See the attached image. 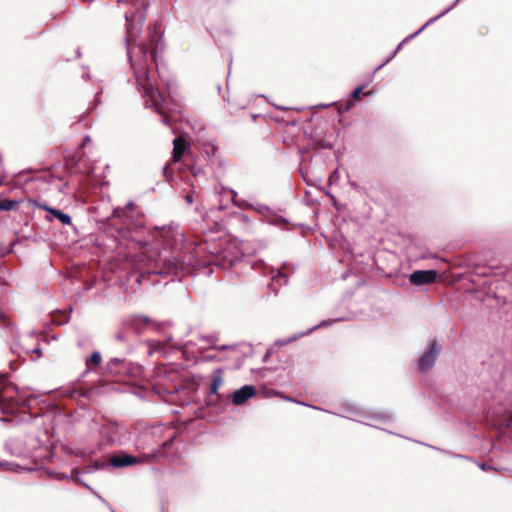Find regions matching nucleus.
<instances>
[{
  "mask_svg": "<svg viewBox=\"0 0 512 512\" xmlns=\"http://www.w3.org/2000/svg\"><path fill=\"white\" fill-rule=\"evenodd\" d=\"M152 319L147 315L134 314L123 320L124 326L133 330L136 334H142L146 327L152 324Z\"/></svg>",
  "mask_w": 512,
  "mask_h": 512,
  "instance_id": "39448f33",
  "label": "nucleus"
},
{
  "mask_svg": "<svg viewBox=\"0 0 512 512\" xmlns=\"http://www.w3.org/2000/svg\"><path fill=\"white\" fill-rule=\"evenodd\" d=\"M223 378H222V369L219 368L215 370L213 375V381L210 387V393L216 394L218 391V388L222 385Z\"/></svg>",
  "mask_w": 512,
  "mask_h": 512,
  "instance_id": "dca6fc26",
  "label": "nucleus"
},
{
  "mask_svg": "<svg viewBox=\"0 0 512 512\" xmlns=\"http://www.w3.org/2000/svg\"><path fill=\"white\" fill-rule=\"evenodd\" d=\"M160 260L164 262L169 270L177 269L181 265V260L178 256H173V260L167 259L166 257H160Z\"/></svg>",
  "mask_w": 512,
  "mask_h": 512,
  "instance_id": "412c9836",
  "label": "nucleus"
},
{
  "mask_svg": "<svg viewBox=\"0 0 512 512\" xmlns=\"http://www.w3.org/2000/svg\"><path fill=\"white\" fill-rule=\"evenodd\" d=\"M479 468H480L481 470H487V469H490L491 467H490V466H487V465H486V464H484V463H481V464H479Z\"/></svg>",
  "mask_w": 512,
  "mask_h": 512,
  "instance_id": "58836bf2",
  "label": "nucleus"
},
{
  "mask_svg": "<svg viewBox=\"0 0 512 512\" xmlns=\"http://www.w3.org/2000/svg\"><path fill=\"white\" fill-rule=\"evenodd\" d=\"M17 204H18V202L14 201V200L1 201L0 202V210L1 211L12 210Z\"/></svg>",
  "mask_w": 512,
  "mask_h": 512,
  "instance_id": "b1692460",
  "label": "nucleus"
},
{
  "mask_svg": "<svg viewBox=\"0 0 512 512\" xmlns=\"http://www.w3.org/2000/svg\"><path fill=\"white\" fill-rule=\"evenodd\" d=\"M459 1L460 0H455L449 7H447L445 10H443L440 14L431 18L429 20V23H434L435 21H437L438 19H440L441 17H443L444 15L449 13L452 9H454V7L458 4Z\"/></svg>",
  "mask_w": 512,
  "mask_h": 512,
  "instance_id": "5701e85b",
  "label": "nucleus"
},
{
  "mask_svg": "<svg viewBox=\"0 0 512 512\" xmlns=\"http://www.w3.org/2000/svg\"><path fill=\"white\" fill-rule=\"evenodd\" d=\"M428 446L430 447V445H428ZM431 448H432V449H435V450H437V451H440V452H443V453L448 454V452L443 451V450H441V449H439V448H436L435 446H431Z\"/></svg>",
  "mask_w": 512,
  "mask_h": 512,
  "instance_id": "a19ab883",
  "label": "nucleus"
},
{
  "mask_svg": "<svg viewBox=\"0 0 512 512\" xmlns=\"http://www.w3.org/2000/svg\"><path fill=\"white\" fill-rule=\"evenodd\" d=\"M134 208V203L129 201L124 207H117L113 209L112 218H122L124 221L128 219L127 211Z\"/></svg>",
  "mask_w": 512,
  "mask_h": 512,
  "instance_id": "4468645a",
  "label": "nucleus"
},
{
  "mask_svg": "<svg viewBox=\"0 0 512 512\" xmlns=\"http://www.w3.org/2000/svg\"><path fill=\"white\" fill-rule=\"evenodd\" d=\"M341 320H343V319L342 318H335V319L323 320L319 324L309 328L306 332H303V333H301L299 335H295L292 338H289V339H287L285 341H281V342H279V344L280 345H285V344L290 343L293 340L297 339L299 336L309 335L310 333H312L313 331H315L318 328L328 327V326L332 325L333 323H336V322L341 321Z\"/></svg>",
  "mask_w": 512,
  "mask_h": 512,
  "instance_id": "9b49d317",
  "label": "nucleus"
},
{
  "mask_svg": "<svg viewBox=\"0 0 512 512\" xmlns=\"http://www.w3.org/2000/svg\"><path fill=\"white\" fill-rule=\"evenodd\" d=\"M130 238H131V240H132V241L137 242V243H138L140 246H142V247H145V246H147V245H148V242H147V241H145V240H140V239H137V238H135V237H133V236H130Z\"/></svg>",
  "mask_w": 512,
  "mask_h": 512,
  "instance_id": "c756f323",
  "label": "nucleus"
},
{
  "mask_svg": "<svg viewBox=\"0 0 512 512\" xmlns=\"http://www.w3.org/2000/svg\"><path fill=\"white\" fill-rule=\"evenodd\" d=\"M88 77L89 76L86 73L83 74V78H88Z\"/></svg>",
  "mask_w": 512,
  "mask_h": 512,
  "instance_id": "603ef678",
  "label": "nucleus"
},
{
  "mask_svg": "<svg viewBox=\"0 0 512 512\" xmlns=\"http://www.w3.org/2000/svg\"><path fill=\"white\" fill-rule=\"evenodd\" d=\"M185 201L188 203V204H192L193 201H194V198H193V195L191 193L185 195Z\"/></svg>",
  "mask_w": 512,
  "mask_h": 512,
  "instance_id": "2f4dec72",
  "label": "nucleus"
},
{
  "mask_svg": "<svg viewBox=\"0 0 512 512\" xmlns=\"http://www.w3.org/2000/svg\"><path fill=\"white\" fill-rule=\"evenodd\" d=\"M124 364V360L121 359V358H111L108 362H107V370L110 372V373H114V374H117L120 372V370L118 369V366L120 365H123Z\"/></svg>",
  "mask_w": 512,
  "mask_h": 512,
  "instance_id": "a211bd4d",
  "label": "nucleus"
},
{
  "mask_svg": "<svg viewBox=\"0 0 512 512\" xmlns=\"http://www.w3.org/2000/svg\"><path fill=\"white\" fill-rule=\"evenodd\" d=\"M278 109H280V110H285L286 108H285V107H280V106H279V107H278Z\"/></svg>",
  "mask_w": 512,
  "mask_h": 512,
  "instance_id": "864d4df0",
  "label": "nucleus"
},
{
  "mask_svg": "<svg viewBox=\"0 0 512 512\" xmlns=\"http://www.w3.org/2000/svg\"><path fill=\"white\" fill-rule=\"evenodd\" d=\"M130 32L128 31V48L127 54L130 65L134 71L137 87L142 96L146 98V105L153 107L157 113L163 115L165 113L163 104L165 99L153 86L149 74V62L156 60V52L149 50L145 45H131Z\"/></svg>",
  "mask_w": 512,
  "mask_h": 512,
  "instance_id": "f257e3e1",
  "label": "nucleus"
},
{
  "mask_svg": "<svg viewBox=\"0 0 512 512\" xmlns=\"http://www.w3.org/2000/svg\"><path fill=\"white\" fill-rule=\"evenodd\" d=\"M240 220L242 222H244V223H247V224L250 223L249 217L247 215H245V214L240 215Z\"/></svg>",
  "mask_w": 512,
  "mask_h": 512,
  "instance_id": "72a5a7b5",
  "label": "nucleus"
},
{
  "mask_svg": "<svg viewBox=\"0 0 512 512\" xmlns=\"http://www.w3.org/2000/svg\"><path fill=\"white\" fill-rule=\"evenodd\" d=\"M40 445L41 443L36 437L18 435L6 441L5 450L12 456L28 458Z\"/></svg>",
  "mask_w": 512,
  "mask_h": 512,
  "instance_id": "7ed1b4c3",
  "label": "nucleus"
},
{
  "mask_svg": "<svg viewBox=\"0 0 512 512\" xmlns=\"http://www.w3.org/2000/svg\"><path fill=\"white\" fill-rule=\"evenodd\" d=\"M0 470L20 472L23 470V467L14 462L0 461Z\"/></svg>",
  "mask_w": 512,
  "mask_h": 512,
  "instance_id": "6ab92c4d",
  "label": "nucleus"
},
{
  "mask_svg": "<svg viewBox=\"0 0 512 512\" xmlns=\"http://www.w3.org/2000/svg\"><path fill=\"white\" fill-rule=\"evenodd\" d=\"M255 395V388L252 385H244L232 394V402L234 405H242L252 396Z\"/></svg>",
  "mask_w": 512,
  "mask_h": 512,
  "instance_id": "1a4fd4ad",
  "label": "nucleus"
},
{
  "mask_svg": "<svg viewBox=\"0 0 512 512\" xmlns=\"http://www.w3.org/2000/svg\"><path fill=\"white\" fill-rule=\"evenodd\" d=\"M109 508H110L111 512H116V511H115V510H113L111 507H109Z\"/></svg>",
  "mask_w": 512,
  "mask_h": 512,
  "instance_id": "5fc2aeb1",
  "label": "nucleus"
},
{
  "mask_svg": "<svg viewBox=\"0 0 512 512\" xmlns=\"http://www.w3.org/2000/svg\"><path fill=\"white\" fill-rule=\"evenodd\" d=\"M362 90H363V86H358V87H356V88L352 91V94H351L352 98H353V99H359V97H360V93H361V91H362Z\"/></svg>",
  "mask_w": 512,
  "mask_h": 512,
  "instance_id": "c85d7f7f",
  "label": "nucleus"
},
{
  "mask_svg": "<svg viewBox=\"0 0 512 512\" xmlns=\"http://www.w3.org/2000/svg\"><path fill=\"white\" fill-rule=\"evenodd\" d=\"M72 473L75 474L74 480L78 484L82 485L83 487L87 488L90 491L92 490V487L89 484H87L81 477H79L80 473L78 470H73Z\"/></svg>",
  "mask_w": 512,
  "mask_h": 512,
  "instance_id": "393cba45",
  "label": "nucleus"
},
{
  "mask_svg": "<svg viewBox=\"0 0 512 512\" xmlns=\"http://www.w3.org/2000/svg\"><path fill=\"white\" fill-rule=\"evenodd\" d=\"M397 55V52L396 51H392L391 54L380 64L378 65L375 70H374V73H376L377 71H379L382 67H384L386 64H388L395 56Z\"/></svg>",
  "mask_w": 512,
  "mask_h": 512,
  "instance_id": "a878e982",
  "label": "nucleus"
},
{
  "mask_svg": "<svg viewBox=\"0 0 512 512\" xmlns=\"http://www.w3.org/2000/svg\"><path fill=\"white\" fill-rule=\"evenodd\" d=\"M84 141L85 142H89L90 141V137L89 136L85 137Z\"/></svg>",
  "mask_w": 512,
  "mask_h": 512,
  "instance_id": "09e8293b",
  "label": "nucleus"
},
{
  "mask_svg": "<svg viewBox=\"0 0 512 512\" xmlns=\"http://www.w3.org/2000/svg\"><path fill=\"white\" fill-rule=\"evenodd\" d=\"M455 457H458V458H465L463 455H455Z\"/></svg>",
  "mask_w": 512,
  "mask_h": 512,
  "instance_id": "8fccbe9b",
  "label": "nucleus"
},
{
  "mask_svg": "<svg viewBox=\"0 0 512 512\" xmlns=\"http://www.w3.org/2000/svg\"><path fill=\"white\" fill-rule=\"evenodd\" d=\"M1 322L5 323L7 329H9L11 331V335H13L14 332H13L12 324L10 322L6 321V315L3 312H0V323Z\"/></svg>",
  "mask_w": 512,
  "mask_h": 512,
  "instance_id": "bb28decb",
  "label": "nucleus"
},
{
  "mask_svg": "<svg viewBox=\"0 0 512 512\" xmlns=\"http://www.w3.org/2000/svg\"><path fill=\"white\" fill-rule=\"evenodd\" d=\"M186 149V141L181 137H177L173 140V151L172 157L173 162H178Z\"/></svg>",
  "mask_w": 512,
  "mask_h": 512,
  "instance_id": "f8f14e48",
  "label": "nucleus"
},
{
  "mask_svg": "<svg viewBox=\"0 0 512 512\" xmlns=\"http://www.w3.org/2000/svg\"><path fill=\"white\" fill-rule=\"evenodd\" d=\"M95 423L97 424L101 446L122 445L129 440L128 430L118 422L101 418Z\"/></svg>",
  "mask_w": 512,
  "mask_h": 512,
  "instance_id": "f03ea898",
  "label": "nucleus"
},
{
  "mask_svg": "<svg viewBox=\"0 0 512 512\" xmlns=\"http://www.w3.org/2000/svg\"><path fill=\"white\" fill-rule=\"evenodd\" d=\"M169 171H170V169H169V167H168V166H165V167L163 168V174H164V176H165V178H166V179H168V178H169V175H168Z\"/></svg>",
  "mask_w": 512,
  "mask_h": 512,
  "instance_id": "c9c22d12",
  "label": "nucleus"
},
{
  "mask_svg": "<svg viewBox=\"0 0 512 512\" xmlns=\"http://www.w3.org/2000/svg\"><path fill=\"white\" fill-rule=\"evenodd\" d=\"M154 274H164L166 273V271H163V270H159V271H153Z\"/></svg>",
  "mask_w": 512,
  "mask_h": 512,
  "instance_id": "37998d69",
  "label": "nucleus"
},
{
  "mask_svg": "<svg viewBox=\"0 0 512 512\" xmlns=\"http://www.w3.org/2000/svg\"><path fill=\"white\" fill-rule=\"evenodd\" d=\"M162 122H163L164 124H168V118H167V117H164V118H163V120H162Z\"/></svg>",
  "mask_w": 512,
  "mask_h": 512,
  "instance_id": "a18cd8bd",
  "label": "nucleus"
},
{
  "mask_svg": "<svg viewBox=\"0 0 512 512\" xmlns=\"http://www.w3.org/2000/svg\"><path fill=\"white\" fill-rule=\"evenodd\" d=\"M138 459L128 454L116 455L111 458V465L116 468H123L138 463Z\"/></svg>",
  "mask_w": 512,
  "mask_h": 512,
  "instance_id": "9d476101",
  "label": "nucleus"
},
{
  "mask_svg": "<svg viewBox=\"0 0 512 512\" xmlns=\"http://www.w3.org/2000/svg\"><path fill=\"white\" fill-rule=\"evenodd\" d=\"M73 475H74L73 473H72V475L59 474V478L62 480H70V479H74Z\"/></svg>",
  "mask_w": 512,
  "mask_h": 512,
  "instance_id": "7c9ffc66",
  "label": "nucleus"
},
{
  "mask_svg": "<svg viewBox=\"0 0 512 512\" xmlns=\"http://www.w3.org/2000/svg\"><path fill=\"white\" fill-rule=\"evenodd\" d=\"M176 237L179 238L180 241H182L184 236L182 233H177Z\"/></svg>",
  "mask_w": 512,
  "mask_h": 512,
  "instance_id": "79ce46f5",
  "label": "nucleus"
},
{
  "mask_svg": "<svg viewBox=\"0 0 512 512\" xmlns=\"http://www.w3.org/2000/svg\"><path fill=\"white\" fill-rule=\"evenodd\" d=\"M243 206L247 209L254 210L262 216H268L272 214V210L269 206L261 203H245Z\"/></svg>",
  "mask_w": 512,
  "mask_h": 512,
  "instance_id": "ddd939ff",
  "label": "nucleus"
},
{
  "mask_svg": "<svg viewBox=\"0 0 512 512\" xmlns=\"http://www.w3.org/2000/svg\"><path fill=\"white\" fill-rule=\"evenodd\" d=\"M102 363V356L99 351H94L90 357L85 359L86 370L85 373H88L91 370L90 365L100 366Z\"/></svg>",
  "mask_w": 512,
  "mask_h": 512,
  "instance_id": "2eb2a0df",
  "label": "nucleus"
},
{
  "mask_svg": "<svg viewBox=\"0 0 512 512\" xmlns=\"http://www.w3.org/2000/svg\"><path fill=\"white\" fill-rule=\"evenodd\" d=\"M223 258L225 261H227L229 263L230 266H234L237 263H239L240 261H242L243 255L240 253H237L234 256H231L229 251H225Z\"/></svg>",
  "mask_w": 512,
  "mask_h": 512,
  "instance_id": "aec40b11",
  "label": "nucleus"
},
{
  "mask_svg": "<svg viewBox=\"0 0 512 512\" xmlns=\"http://www.w3.org/2000/svg\"><path fill=\"white\" fill-rule=\"evenodd\" d=\"M329 106H330L329 104L328 105H320V107H323V108H327Z\"/></svg>",
  "mask_w": 512,
  "mask_h": 512,
  "instance_id": "3c124183",
  "label": "nucleus"
},
{
  "mask_svg": "<svg viewBox=\"0 0 512 512\" xmlns=\"http://www.w3.org/2000/svg\"><path fill=\"white\" fill-rule=\"evenodd\" d=\"M109 508H110L111 512H116V511H115V510H113L111 507H109Z\"/></svg>",
  "mask_w": 512,
  "mask_h": 512,
  "instance_id": "6e6d98bb",
  "label": "nucleus"
},
{
  "mask_svg": "<svg viewBox=\"0 0 512 512\" xmlns=\"http://www.w3.org/2000/svg\"><path fill=\"white\" fill-rule=\"evenodd\" d=\"M344 414H342V417H345L347 419L363 423L369 426H373L372 424L364 422V419L366 418H372L376 420H380L383 422H389L393 419L392 415L386 414V413H376L371 416H368L366 412H364L361 409H358L354 404H347L343 407Z\"/></svg>",
  "mask_w": 512,
  "mask_h": 512,
  "instance_id": "20e7f679",
  "label": "nucleus"
},
{
  "mask_svg": "<svg viewBox=\"0 0 512 512\" xmlns=\"http://www.w3.org/2000/svg\"><path fill=\"white\" fill-rule=\"evenodd\" d=\"M201 339L211 342L215 339V337L214 336H201Z\"/></svg>",
  "mask_w": 512,
  "mask_h": 512,
  "instance_id": "4c0bfd02",
  "label": "nucleus"
},
{
  "mask_svg": "<svg viewBox=\"0 0 512 512\" xmlns=\"http://www.w3.org/2000/svg\"><path fill=\"white\" fill-rule=\"evenodd\" d=\"M432 23H429L426 22L419 30H417L415 33L407 36L406 38H404L398 45L397 47L395 48L394 51H396L397 53L399 52V50L405 45L407 44L408 42H410L414 37H416L417 35H419L426 27H428L429 25H431Z\"/></svg>",
  "mask_w": 512,
  "mask_h": 512,
  "instance_id": "f3484780",
  "label": "nucleus"
},
{
  "mask_svg": "<svg viewBox=\"0 0 512 512\" xmlns=\"http://www.w3.org/2000/svg\"><path fill=\"white\" fill-rule=\"evenodd\" d=\"M91 492L97 497V499H99L102 503H105L107 504V502L95 491V490H91Z\"/></svg>",
  "mask_w": 512,
  "mask_h": 512,
  "instance_id": "f704fd0d",
  "label": "nucleus"
},
{
  "mask_svg": "<svg viewBox=\"0 0 512 512\" xmlns=\"http://www.w3.org/2000/svg\"><path fill=\"white\" fill-rule=\"evenodd\" d=\"M339 179V170L335 169L329 176V182L332 184L333 182H336Z\"/></svg>",
  "mask_w": 512,
  "mask_h": 512,
  "instance_id": "cd10ccee",
  "label": "nucleus"
},
{
  "mask_svg": "<svg viewBox=\"0 0 512 512\" xmlns=\"http://www.w3.org/2000/svg\"><path fill=\"white\" fill-rule=\"evenodd\" d=\"M439 346L436 340L428 344L427 351L419 358L418 367L421 372H425L433 367L439 353Z\"/></svg>",
  "mask_w": 512,
  "mask_h": 512,
  "instance_id": "423d86ee",
  "label": "nucleus"
},
{
  "mask_svg": "<svg viewBox=\"0 0 512 512\" xmlns=\"http://www.w3.org/2000/svg\"><path fill=\"white\" fill-rule=\"evenodd\" d=\"M125 19H126L127 21H130V19H131V18H130V16H129L128 14H126V15H125Z\"/></svg>",
  "mask_w": 512,
  "mask_h": 512,
  "instance_id": "de8ad7c7",
  "label": "nucleus"
},
{
  "mask_svg": "<svg viewBox=\"0 0 512 512\" xmlns=\"http://www.w3.org/2000/svg\"><path fill=\"white\" fill-rule=\"evenodd\" d=\"M228 348H232V346H230V345H222V346L218 347V349H220V350H224V349H228Z\"/></svg>",
  "mask_w": 512,
  "mask_h": 512,
  "instance_id": "ea45409f",
  "label": "nucleus"
},
{
  "mask_svg": "<svg viewBox=\"0 0 512 512\" xmlns=\"http://www.w3.org/2000/svg\"><path fill=\"white\" fill-rule=\"evenodd\" d=\"M437 278L435 270H416L409 276V281L415 286L433 283Z\"/></svg>",
  "mask_w": 512,
  "mask_h": 512,
  "instance_id": "0eeeda50",
  "label": "nucleus"
},
{
  "mask_svg": "<svg viewBox=\"0 0 512 512\" xmlns=\"http://www.w3.org/2000/svg\"><path fill=\"white\" fill-rule=\"evenodd\" d=\"M508 428L512 431V416H511V419L508 422Z\"/></svg>",
  "mask_w": 512,
  "mask_h": 512,
  "instance_id": "c03bdc74",
  "label": "nucleus"
},
{
  "mask_svg": "<svg viewBox=\"0 0 512 512\" xmlns=\"http://www.w3.org/2000/svg\"><path fill=\"white\" fill-rule=\"evenodd\" d=\"M117 339H118V340H123V336H122V334H118V335H117Z\"/></svg>",
  "mask_w": 512,
  "mask_h": 512,
  "instance_id": "49530a36",
  "label": "nucleus"
},
{
  "mask_svg": "<svg viewBox=\"0 0 512 512\" xmlns=\"http://www.w3.org/2000/svg\"><path fill=\"white\" fill-rule=\"evenodd\" d=\"M352 106H354V102H353V100H348V101L346 102V104H345V108H344V110H345V111H348Z\"/></svg>",
  "mask_w": 512,
  "mask_h": 512,
  "instance_id": "473e14b6",
  "label": "nucleus"
},
{
  "mask_svg": "<svg viewBox=\"0 0 512 512\" xmlns=\"http://www.w3.org/2000/svg\"><path fill=\"white\" fill-rule=\"evenodd\" d=\"M31 352L36 353L38 355V357H40L42 355V351H41L40 347L34 348Z\"/></svg>",
  "mask_w": 512,
  "mask_h": 512,
  "instance_id": "e433bc0d",
  "label": "nucleus"
},
{
  "mask_svg": "<svg viewBox=\"0 0 512 512\" xmlns=\"http://www.w3.org/2000/svg\"><path fill=\"white\" fill-rule=\"evenodd\" d=\"M38 207L49 213V215L45 217L47 221L52 222L54 219H57L63 225H71L72 219L69 214L62 212L59 209L50 207L46 203L38 204Z\"/></svg>",
  "mask_w": 512,
  "mask_h": 512,
  "instance_id": "6e6552de",
  "label": "nucleus"
},
{
  "mask_svg": "<svg viewBox=\"0 0 512 512\" xmlns=\"http://www.w3.org/2000/svg\"><path fill=\"white\" fill-rule=\"evenodd\" d=\"M271 280L279 285H285L288 282V277L277 269L276 271H273Z\"/></svg>",
  "mask_w": 512,
  "mask_h": 512,
  "instance_id": "4be33fe9",
  "label": "nucleus"
}]
</instances>
